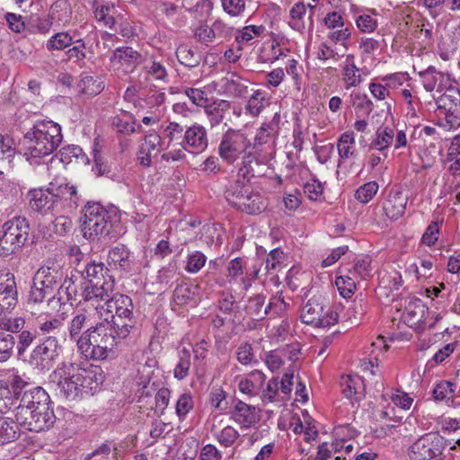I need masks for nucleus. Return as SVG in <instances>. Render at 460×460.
Segmentation results:
<instances>
[{
    "label": "nucleus",
    "instance_id": "09e8293b",
    "mask_svg": "<svg viewBox=\"0 0 460 460\" xmlns=\"http://www.w3.org/2000/svg\"><path fill=\"white\" fill-rule=\"evenodd\" d=\"M357 282V278L350 275L348 270L347 274L338 276L335 280L337 288L343 297H350L354 294Z\"/></svg>",
    "mask_w": 460,
    "mask_h": 460
},
{
    "label": "nucleus",
    "instance_id": "37998d69",
    "mask_svg": "<svg viewBox=\"0 0 460 460\" xmlns=\"http://www.w3.org/2000/svg\"><path fill=\"white\" fill-rule=\"evenodd\" d=\"M15 344L16 339L13 334L0 331V364L13 357Z\"/></svg>",
    "mask_w": 460,
    "mask_h": 460
},
{
    "label": "nucleus",
    "instance_id": "c756f323",
    "mask_svg": "<svg viewBox=\"0 0 460 460\" xmlns=\"http://www.w3.org/2000/svg\"><path fill=\"white\" fill-rule=\"evenodd\" d=\"M341 385L342 387V394L347 398L353 396L357 401L364 397L365 385L363 379L358 376H346L342 377Z\"/></svg>",
    "mask_w": 460,
    "mask_h": 460
},
{
    "label": "nucleus",
    "instance_id": "49530a36",
    "mask_svg": "<svg viewBox=\"0 0 460 460\" xmlns=\"http://www.w3.org/2000/svg\"><path fill=\"white\" fill-rule=\"evenodd\" d=\"M144 69L153 80L168 82V71L164 62L155 59L150 60L145 65Z\"/></svg>",
    "mask_w": 460,
    "mask_h": 460
},
{
    "label": "nucleus",
    "instance_id": "473e14b6",
    "mask_svg": "<svg viewBox=\"0 0 460 460\" xmlns=\"http://www.w3.org/2000/svg\"><path fill=\"white\" fill-rule=\"evenodd\" d=\"M394 137V131L392 128H379L376 132V137L369 144V149L377 150L387 157V150L392 145Z\"/></svg>",
    "mask_w": 460,
    "mask_h": 460
},
{
    "label": "nucleus",
    "instance_id": "de8ad7c7",
    "mask_svg": "<svg viewBox=\"0 0 460 460\" xmlns=\"http://www.w3.org/2000/svg\"><path fill=\"white\" fill-rule=\"evenodd\" d=\"M9 384L12 398L13 397L15 400H18L19 402L22 401L24 393L31 392L34 387L19 375H13Z\"/></svg>",
    "mask_w": 460,
    "mask_h": 460
},
{
    "label": "nucleus",
    "instance_id": "f704fd0d",
    "mask_svg": "<svg viewBox=\"0 0 460 460\" xmlns=\"http://www.w3.org/2000/svg\"><path fill=\"white\" fill-rule=\"evenodd\" d=\"M83 367L79 362L72 358L63 360L50 374L49 378L71 380V378H75L77 376Z\"/></svg>",
    "mask_w": 460,
    "mask_h": 460
},
{
    "label": "nucleus",
    "instance_id": "4468645a",
    "mask_svg": "<svg viewBox=\"0 0 460 460\" xmlns=\"http://www.w3.org/2000/svg\"><path fill=\"white\" fill-rule=\"evenodd\" d=\"M232 402L233 406L229 411L230 419L242 429H250L260 420V409L237 398H234Z\"/></svg>",
    "mask_w": 460,
    "mask_h": 460
},
{
    "label": "nucleus",
    "instance_id": "e433bc0d",
    "mask_svg": "<svg viewBox=\"0 0 460 460\" xmlns=\"http://www.w3.org/2000/svg\"><path fill=\"white\" fill-rule=\"evenodd\" d=\"M371 262L372 260L370 256L362 255L356 258L353 266L347 270H349V273L357 278L358 281L361 279H366L372 275L373 269Z\"/></svg>",
    "mask_w": 460,
    "mask_h": 460
},
{
    "label": "nucleus",
    "instance_id": "1a4fd4ad",
    "mask_svg": "<svg viewBox=\"0 0 460 460\" xmlns=\"http://www.w3.org/2000/svg\"><path fill=\"white\" fill-rule=\"evenodd\" d=\"M277 114L269 123H263L258 129L252 149L259 155L261 161H269L275 155L276 139L279 135V122L276 120Z\"/></svg>",
    "mask_w": 460,
    "mask_h": 460
},
{
    "label": "nucleus",
    "instance_id": "680f3d73",
    "mask_svg": "<svg viewBox=\"0 0 460 460\" xmlns=\"http://www.w3.org/2000/svg\"><path fill=\"white\" fill-rule=\"evenodd\" d=\"M25 320L22 317L0 319V331L7 333H20L24 331Z\"/></svg>",
    "mask_w": 460,
    "mask_h": 460
},
{
    "label": "nucleus",
    "instance_id": "2eb2a0df",
    "mask_svg": "<svg viewBox=\"0 0 460 460\" xmlns=\"http://www.w3.org/2000/svg\"><path fill=\"white\" fill-rule=\"evenodd\" d=\"M163 140L161 136L155 131H149L141 140L137 160L139 164L145 168L151 166L152 160L157 157L162 148Z\"/></svg>",
    "mask_w": 460,
    "mask_h": 460
},
{
    "label": "nucleus",
    "instance_id": "338daca9",
    "mask_svg": "<svg viewBox=\"0 0 460 460\" xmlns=\"http://www.w3.org/2000/svg\"><path fill=\"white\" fill-rule=\"evenodd\" d=\"M206 261L205 254L196 251L189 255L185 270L190 273H197L204 267Z\"/></svg>",
    "mask_w": 460,
    "mask_h": 460
},
{
    "label": "nucleus",
    "instance_id": "ddd939ff",
    "mask_svg": "<svg viewBox=\"0 0 460 460\" xmlns=\"http://www.w3.org/2000/svg\"><path fill=\"white\" fill-rule=\"evenodd\" d=\"M438 109L443 110L447 122L451 128H460V90L449 86L446 92L438 98Z\"/></svg>",
    "mask_w": 460,
    "mask_h": 460
},
{
    "label": "nucleus",
    "instance_id": "9d476101",
    "mask_svg": "<svg viewBox=\"0 0 460 460\" xmlns=\"http://www.w3.org/2000/svg\"><path fill=\"white\" fill-rule=\"evenodd\" d=\"M325 305L320 299L313 297L304 305L301 312V320L305 324L316 327H328L338 322V314Z\"/></svg>",
    "mask_w": 460,
    "mask_h": 460
},
{
    "label": "nucleus",
    "instance_id": "69168bd1",
    "mask_svg": "<svg viewBox=\"0 0 460 460\" xmlns=\"http://www.w3.org/2000/svg\"><path fill=\"white\" fill-rule=\"evenodd\" d=\"M239 436V432L234 427L228 425L217 435V439L220 445L229 447L234 444Z\"/></svg>",
    "mask_w": 460,
    "mask_h": 460
},
{
    "label": "nucleus",
    "instance_id": "864d4df0",
    "mask_svg": "<svg viewBox=\"0 0 460 460\" xmlns=\"http://www.w3.org/2000/svg\"><path fill=\"white\" fill-rule=\"evenodd\" d=\"M184 128L177 122H170L164 128L165 138L168 139L166 148L174 147L182 141L184 136Z\"/></svg>",
    "mask_w": 460,
    "mask_h": 460
},
{
    "label": "nucleus",
    "instance_id": "13d9d810",
    "mask_svg": "<svg viewBox=\"0 0 460 460\" xmlns=\"http://www.w3.org/2000/svg\"><path fill=\"white\" fill-rule=\"evenodd\" d=\"M93 8H94L95 18L99 22H102L104 23V25L109 28H112L115 25L116 20L113 17V15H111L110 13L111 10L115 9V7L113 5L112 6H108V5H103V4L98 5L97 2H94Z\"/></svg>",
    "mask_w": 460,
    "mask_h": 460
},
{
    "label": "nucleus",
    "instance_id": "4be33fe9",
    "mask_svg": "<svg viewBox=\"0 0 460 460\" xmlns=\"http://www.w3.org/2000/svg\"><path fill=\"white\" fill-rule=\"evenodd\" d=\"M30 207L32 210L42 214L56 208L55 201L49 186L46 189L31 190L28 192Z\"/></svg>",
    "mask_w": 460,
    "mask_h": 460
},
{
    "label": "nucleus",
    "instance_id": "0eeeda50",
    "mask_svg": "<svg viewBox=\"0 0 460 460\" xmlns=\"http://www.w3.org/2000/svg\"><path fill=\"white\" fill-rule=\"evenodd\" d=\"M62 345L55 335L40 339L29 355L28 363L40 371H49L59 359Z\"/></svg>",
    "mask_w": 460,
    "mask_h": 460
},
{
    "label": "nucleus",
    "instance_id": "6e6552de",
    "mask_svg": "<svg viewBox=\"0 0 460 460\" xmlns=\"http://www.w3.org/2000/svg\"><path fill=\"white\" fill-rule=\"evenodd\" d=\"M250 147L251 142L244 132L229 128L222 136L218 154L227 164H234Z\"/></svg>",
    "mask_w": 460,
    "mask_h": 460
},
{
    "label": "nucleus",
    "instance_id": "c9c22d12",
    "mask_svg": "<svg viewBox=\"0 0 460 460\" xmlns=\"http://www.w3.org/2000/svg\"><path fill=\"white\" fill-rule=\"evenodd\" d=\"M112 127L119 132L125 135H130L141 129V125L136 128V119L128 112H122L112 118Z\"/></svg>",
    "mask_w": 460,
    "mask_h": 460
},
{
    "label": "nucleus",
    "instance_id": "f257e3e1",
    "mask_svg": "<svg viewBox=\"0 0 460 460\" xmlns=\"http://www.w3.org/2000/svg\"><path fill=\"white\" fill-rule=\"evenodd\" d=\"M61 127L52 120H39L22 138L24 156L27 160L51 155L61 144Z\"/></svg>",
    "mask_w": 460,
    "mask_h": 460
},
{
    "label": "nucleus",
    "instance_id": "0e129e2a",
    "mask_svg": "<svg viewBox=\"0 0 460 460\" xmlns=\"http://www.w3.org/2000/svg\"><path fill=\"white\" fill-rule=\"evenodd\" d=\"M73 47L68 49L66 52L68 59L73 60L74 62L80 63L84 62L86 58L85 53V43L83 39L74 40Z\"/></svg>",
    "mask_w": 460,
    "mask_h": 460
},
{
    "label": "nucleus",
    "instance_id": "774afa93",
    "mask_svg": "<svg viewBox=\"0 0 460 460\" xmlns=\"http://www.w3.org/2000/svg\"><path fill=\"white\" fill-rule=\"evenodd\" d=\"M184 93L191 101V102L199 107H205L208 102V94L199 88L186 87Z\"/></svg>",
    "mask_w": 460,
    "mask_h": 460
},
{
    "label": "nucleus",
    "instance_id": "393cba45",
    "mask_svg": "<svg viewBox=\"0 0 460 460\" xmlns=\"http://www.w3.org/2000/svg\"><path fill=\"white\" fill-rule=\"evenodd\" d=\"M108 264L115 270L128 272L133 264L130 251L124 244L112 247L108 253Z\"/></svg>",
    "mask_w": 460,
    "mask_h": 460
},
{
    "label": "nucleus",
    "instance_id": "f3484780",
    "mask_svg": "<svg viewBox=\"0 0 460 460\" xmlns=\"http://www.w3.org/2000/svg\"><path fill=\"white\" fill-rule=\"evenodd\" d=\"M47 402H51L48 393L40 386H35L31 392L24 393L22 401L15 407L14 417L22 418L27 416L33 409L38 406H43Z\"/></svg>",
    "mask_w": 460,
    "mask_h": 460
},
{
    "label": "nucleus",
    "instance_id": "f8f14e48",
    "mask_svg": "<svg viewBox=\"0 0 460 460\" xmlns=\"http://www.w3.org/2000/svg\"><path fill=\"white\" fill-rule=\"evenodd\" d=\"M15 419L20 427L33 432L49 429L56 421L51 402H47L40 407L38 406V409H33L27 416L15 417Z\"/></svg>",
    "mask_w": 460,
    "mask_h": 460
},
{
    "label": "nucleus",
    "instance_id": "4c0bfd02",
    "mask_svg": "<svg viewBox=\"0 0 460 460\" xmlns=\"http://www.w3.org/2000/svg\"><path fill=\"white\" fill-rule=\"evenodd\" d=\"M50 382L55 384L57 387L59 389L60 393L69 400H75L78 397L79 393L82 392L79 382L75 378H71V380H67L65 378L55 379L49 378Z\"/></svg>",
    "mask_w": 460,
    "mask_h": 460
},
{
    "label": "nucleus",
    "instance_id": "c03bdc74",
    "mask_svg": "<svg viewBox=\"0 0 460 460\" xmlns=\"http://www.w3.org/2000/svg\"><path fill=\"white\" fill-rule=\"evenodd\" d=\"M108 269L105 268L102 262L88 263L84 270V278L88 283L103 282L108 280L107 275Z\"/></svg>",
    "mask_w": 460,
    "mask_h": 460
},
{
    "label": "nucleus",
    "instance_id": "f03ea898",
    "mask_svg": "<svg viewBox=\"0 0 460 460\" xmlns=\"http://www.w3.org/2000/svg\"><path fill=\"white\" fill-rule=\"evenodd\" d=\"M82 231L89 239L113 236L114 228L120 221L118 208H104L99 202H87L83 208Z\"/></svg>",
    "mask_w": 460,
    "mask_h": 460
},
{
    "label": "nucleus",
    "instance_id": "cd10ccee",
    "mask_svg": "<svg viewBox=\"0 0 460 460\" xmlns=\"http://www.w3.org/2000/svg\"><path fill=\"white\" fill-rule=\"evenodd\" d=\"M76 289L74 287L72 279L64 276L58 292L48 299L49 305H52L54 307L65 304L66 301H76Z\"/></svg>",
    "mask_w": 460,
    "mask_h": 460
},
{
    "label": "nucleus",
    "instance_id": "603ef678",
    "mask_svg": "<svg viewBox=\"0 0 460 460\" xmlns=\"http://www.w3.org/2000/svg\"><path fill=\"white\" fill-rule=\"evenodd\" d=\"M74 38L67 32H58L53 35L46 43L49 51L64 50L72 46Z\"/></svg>",
    "mask_w": 460,
    "mask_h": 460
},
{
    "label": "nucleus",
    "instance_id": "423d86ee",
    "mask_svg": "<svg viewBox=\"0 0 460 460\" xmlns=\"http://www.w3.org/2000/svg\"><path fill=\"white\" fill-rule=\"evenodd\" d=\"M30 225L25 217H15L3 225L0 255L8 256L23 246L28 239Z\"/></svg>",
    "mask_w": 460,
    "mask_h": 460
},
{
    "label": "nucleus",
    "instance_id": "8fccbe9b",
    "mask_svg": "<svg viewBox=\"0 0 460 460\" xmlns=\"http://www.w3.org/2000/svg\"><path fill=\"white\" fill-rule=\"evenodd\" d=\"M64 314L58 316L46 317L40 320L38 328L44 336L52 335L56 331H59L64 325Z\"/></svg>",
    "mask_w": 460,
    "mask_h": 460
},
{
    "label": "nucleus",
    "instance_id": "72a5a7b5",
    "mask_svg": "<svg viewBox=\"0 0 460 460\" xmlns=\"http://www.w3.org/2000/svg\"><path fill=\"white\" fill-rule=\"evenodd\" d=\"M337 148L340 156L339 166H341V161L357 157L358 151L356 149L354 133L347 131L341 134L337 143Z\"/></svg>",
    "mask_w": 460,
    "mask_h": 460
},
{
    "label": "nucleus",
    "instance_id": "a878e982",
    "mask_svg": "<svg viewBox=\"0 0 460 460\" xmlns=\"http://www.w3.org/2000/svg\"><path fill=\"white\" fill-rule=\"evenodd\" d=\"M136 323L137 321L133 314L130 315H112L109 329L119 343L121 340L126 339L129 335Z\"/></svg>",
    "mask_w": 460,
    "mask_h": 460
},
{
    "label": "nucleus",
    "instance_id": "e2e57ef3",
    "mask_svg": "<svg viewBox=\"0 0 460 460\" xmlns=\"http://www.w3.org/2000/svg\"><path fill=\"white\" fill-rule=\"evenodd\" d=\"M227 394L220 386H215L210 391V403L219 411H225L227 409V402H226Z\"/></svg>",
    "mask_w": 460,
    "mask_h": 460
},
{
    "label": "nucleus",
    "instance_id": "6e6d98bb",
    "mask_svg": "<svg viewBox=\"0 0 460 460\" xmlns=\"http://www.w3.org/2000/svg\"><path fill=\"white\" fill-rule=\"evenodd\" d=\"M351 103L357 111H359L363 115L368 116L374 108L373 102L366 95L359 93H350Z\"/></svg>",
    "mask_w": 460,
    "mask_h": 460
},
{
    "label": "nucleus",
    "instance_id": "9b49d317",
    "mask_svg": "<svg viewBox=\"0 0 460 460\" xmlns=\"http://www.w3.org/2000/svg\"><path fill=\"white\" fill-rule=\"evenodd\" d=\"M444 438L437 433H428L419 438L410 447L411 460H431L442 455Z\"/></svg>",
    "mask_w": 460,
    "mask_h": 460
},
{
    "label": "nucleus",
    "instance_id": "bb28decb",
    "mask_svg": "<svg viewBox=\"0 0 460 460\" xmlns=\"http://www.w3.org/2000/svg\"><path fill=\"white\" fill-rule=\"evenodd\" d=\"M266 161H261L259 155L253 151H248L242 156V161L238 170V177L243 178V181H250L253 177L259 175L257 168Z\"/></svg>",
    "mask_w": 460,
    "mask_h": 460
},
{
    "label": "nucleus",
    "instance_id": "7c9ffc66",
    "mask_svg": "<svg viewBox=\"0 0 460 460\" xmlns=\"http://www.w3.org/2000/svg\"><path fill=\"white\" fill-rule=\"evenodd\" d=\"M89 317L86 315L84 312H77L75 314L67 324V332L70 341L76 342V347L78 348V341L81 337L84 336V332L83 330L84 328H88L91 324H89Z\"/></svg>",
    "mask_w": 460,
    "mask_h": 460
},
{
    "label": "nucleus",
    "instance_id": "5701e85b",
    "mask_svg": "<svg viewBox=\"0 0 460 460\" xmlns=\"http://www.w3.org/2000/svg\"><path fill=\"white\" fill-rule=\"evenodd\" d=\"M17 304L16 283L13 274L7 273L0 280V314L14 308Z\"/></svg>",
    "mask_w": 460,
    "mask_h": 460
},
{
    "label": "nucleus",
    "instance_id": "4d7b16f0",
    "mask_svg": "<svg viewBox=\"0 0 460 460\" xmlns=\"http://www.w3.org/2000/svg\"><path fill=\"white\" fill-rule=\"evenodd\" d=\"M378 189L379 186L376 181H368L357 190L355 199L358 201L366 204L375 197Z\"/></svg>",
    "mask_w": 460,
    "mask_h": 460
},
{
    "label": "nucleus",
    "instance_id": "39448f33",
    "mask_svg": "<svg viewBox=\"0 0 460 460\" xmlns=\"http://www.w3.org/2000/svg\"><path fill=\"white\" fill-rule=\"evenodd\" d=\"M64 272L58 264L41 266L34 274L32 285L28 296V303L40 304L48 296L51 297L54 291L64 279Z\"/></svg>",
    "mask_w": 460,
    "mask_h": 460
},
{
    "label": "nucleus",
    "instance_id": "b1692460",
    "mask_svg": "<svg viewBox=\"0 0 460 460\" xmlns=\"http://www.w3.org/2000/svg\"><path fill=\"white\" fill-rule=\"evenodd\" d=\"M79 382L82 392H95L103 382L102 371L100 367H83L75 377Z\"/></svg>",
    "mask_w": 460,
    "mask_h": 460
},
{
    "label": "nucleus",
    "instance_id": "ea45409f",
    "mask_svg": "<svg viewBox=\"0 0 460 460\" xmlns=\"http://www.w3.org/2000/svg\"><path fill=\"white\" fill-rule=\"evenodd\" d=\"M94 294L96 295V298H99L101 301L104 302V305H97V310H104V305L107 299H110L111 293L113 291L114 288V279L112 276H108V280H104L103 282L89 283Z\"/></svg>",
    "mask_w": 460,
    "mask_h": 460
},
{
    "label": "nucleus",
    "instance_id": "a19ab883",
    "mask_svg": "<svg viewBox=\"0 0 460 460\" xmlns=\"http://www.w3.org/2000/svg\"><path fill=\"white\" fill-rule=\"evenodd\" d=\"M178 61L188 67H196L199 65L201 56L188 45H181L176 49Z\"/></svg>",
    "mask_w": 460,
    "mask_h": 460
},
{
    "label": "nucleus",
    "instance_id": "412c9836",
    "mask_svg": "<svg viewBox=\"0 0 460 460\" xmlns=\"http://www.w3.org/2000/svg\"><path fill=\"white\" fill-rule=\"evenodd\" d=\"M407 202L408 196L405 193L392 189L384 201L383 209L388 218L397 220L404 215Z\"/></svg>",
    "mask_w": 460,
    "mask_h": 460
},
{
    "label": "nucleus",
    "instance_id": "c85d7f7f",
    "mask_svg": "<svg viewBox=\"0 0 460 460\" xmlns=\"http://www.w3.org/2000/svg\"><path fill=\"white\" fill-rule=\"evenodd\" d=\"M107 313H113V315H130L133 314V304L132 300L128 296L122 294H114L107 299L104 307Z\"/></svg>",
    "mask_w": 460,
    "mask_h": 460
},
{
    "label": "nucleus",
    "instance_id": "052dcab7",
    "mask_svg": "<svg viewBox=\"0 0 460 460\" xmlns=\"http://www.w3.org/2000/svg\"><path fill=\"white\" fill-rule=\"evenodd\" d=\"M195 291L190 286L178 285L173 292V301L179 305H187L190 301H195Z\"/></svg>",
    "mask_w": 460,
    "mask_h": 460
},
{
    "label": "nucleus",
    "instance_id": "58836bf2",
    "mask_svg": "<svg viewBox=\"0 0 460 460\" xmlns=\"http://www.w3.org/2000/svg\"><path fill=\"white\" fill-rule=\"evenodd\" d=\"M17 421L10 418H0V444L14 441L19 437Z\"/></svg>",
    "mask_w": 460,
    "mask_h": 460
},
{
    "label": "nucleus",
    "instance_id": "5fc2aeb1",
    "mask_svg": "<svg viewBox=\"0 0 460 460\" xmlns=\"http://www.w3.org/2000/svg\"><path fill=\"white\" fill-rule=\"evenodd\" d=\"M341 72L342 80L347 90L358 86L363 81V77L361 74H359V69L357 67V66L350 65V67L342 66Z\"/></svg>",
    "mask_w": 460,
    "mask_h": 460
},
{
    "label": "nucleus",
    "instance_id": "7ed1b4c3",
    "mask_svg": "<svg viewBox=\"0 0 460 460\" xmlns=\"http://www.w3.org/2000/svg\"><path fill=\"white\" fill-rule=\"evenodd\" d=\"M110 321L92 324L84 331V336L78 341V350L86 358L105 359L108 352L119 344L117 338L110 331Z\"/></svg>",
    "mask_w": 460,
    "mask_h": 460
},
{
    "label": "nucleus",
    "instance_id": "2f4dec72",
    "mask_svg": "<svg viewBox=\"0 0 460 460\" xmlns=\"http://www.w3.org/2000/svg\"><path fill=\"white\" fill-rule=\"evenodd\" d=\"M230 102L226 100H216L211 103H207L204 107L210 125L212 127L219 125L225 119V114L230 110Z\"/></svg>",
    "mask_w": 460,
    "mask_h": 460
},
{
    "label": "nucleus",
    "instance_id": "3c124183",
    "mask_svg": "<svg viewBox=\"0 0 460 460\" xmlns=\"http://www.w3.org/2000/svg\"><path fill=\"white\" fill-rule=\"evenodd\" d=\"M459 39L455 35L447 34L438 43L439 56L443 60H448L457 50Z\"/></svg>",
    "mask_w": 460,
    "mask_h": 460
},
{
    "label": "nucleus",
    "instance_id": "a211bd4d",
    "mask_svg": "<svg viewBox=\"0 0 460 460\" xmlns=\"http://www.w3.org/2000/svg\"><path fill=\"white\" fill-rule=\"evenodd\" d=\"M110 61L114 68L133 71L142 63V55L132 47L123 46L113 50Z\"/></svg>",
    "mask_w": 460,
    "mask_h": 460
},
{
    "label": "nucleus",
    "instance_id": "bf43d9fd",
    "mask_svg": "<svg viewBox=\"0 0 460 460\" xmlns=\"http://www.w3.org/2000/svg\"><path fill=\"white\" fill-rule=\"evenodd\" d=\"M194 402L190 393H184L177 400L175 411L180 420H183L187 414L193 409Z\"/></svg>",
    "mask_w": 460,
    "mask_h": 460
},
{
    "label": "nucleus",
    "instance_id": "20e7f679",
    "mask_svg": "<svg viewBox=\"0 0 460 460\" xmlns=\"http://www.w3.org/2000/svg\"><path fill=\"white\" fill-rule=\"evenodd\" d=\"M227 202L237 210L249 215H257L268 206L267 199L240 179L229 184L225 192Z\"/></svg>",
    "mask_w": 460,
    "mask_h": 460
},
{
    "label": "nucleus",
    "instance_id": "a18cd8bd",
    "mask_svg": "<svg viewBox=\"0 0 460 460\" xmlns=\"http://www.w3.org/2000/svg\"><path fill=\"white\" fill-rule=\"evenodd\" d=\"M265 297L262 296L257 295L251 297L245 307L246 313L256 320L263 319L270 310V305L263 309Z\"/></svg>",
    "mask_w": 460,
    "mask_h": 460
},
{
    "label": "nucleus",
    "instance_id": "dca6fc26",
    "mask_svg": "<svg viewBox=\"0 0 460 460\" xmlns=\"http://www.w3.org/2000/svg\"><path fill=\"white\" fill-rule=\"evenodd\" d=\"M208 145V138L207 129L197 123L185 129L183 139L179 142V146H181L183 149L192 154L204 152Z\"/></svg>",
    "mask_w": 460,
    "mask_h": 460
},
{
    "label": "nucleus",
    "instance_id": "79ce46f5",
    "mask_svg": "<svg viewBox=\"0 0 460 460\" xmlns=\"http://www.w3.org/2000/svg\"><path fill=\"white\" fill-rule=\"evenodd\" d=\"M178 357L179 360L174 367L173 375L174 377L177 378L178 380H182L189 375L191 365V356L190 350L187 348L183 347L181 349H179Z\"/></svg>",
    "mask_w": 460,
    "mask_h": 460
},
{
    "label": "nucleus",
    "instance_id": "aec40b11",
    "mask_svg": "<svg viewBox=\"0 0 460 460\" xmlns=\"http://www.w3.org/2000/svg\"><path fill=\"white\" fill-rule=\"evenodd\" d=\"M49 190L55 199L56 208L58 207H76L79 200L76 187L67 182L58 184L57 182L49 183Z\"/></svg>",
    "mask_w": 460,
    "mask_h": 460
},
{
    "label": "nucleus",
    "instance_id": "6ab92c4d",
    "mask_svg": "<svg viewBox=\"0 0 460 460\" xmlns=\"http://www.w3.org/2000/svg\"><path fill=\"white\" fill-rule=\"evenodd\" d=\"M288 26L304 33L306 30L312 31L314 29V12H307L304 2H296L289 10Z\"/></svg>",
    "mask_w": 460,
    "mask_h": 460
}]
</instances>
